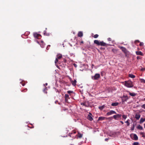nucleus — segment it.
Listing matches in <instances>:
<instances>
[{
	"label": "nucleus",
	"instance_id": "393cba45",
	"mask_svg": "<svg viewBox=\"0 0 145 145\" xmlns=\"http://www.w3.org/2000/svg\"><path fill=\"white\" fill-rule=\"evenodd\" d=\"M123 118L125 120L127 118V115H123L122 116Z\"/></svg>",
	"mask_w": 145,
	"mask_h": 145
},
{
	"label": "nucleus",
	"instance_id": "a211bd4d",
	"mask_svg": "<svg viewBox=\"0 0 145 145\" xmlns=\"http://www.w3.org/2000/svg\"><path fill=\"white\" fill-rule=\"evenodd\" d=\"M76 80H74L73 81H71V83L74 86H75L76 84Z\"/></svg>",
	"mask_w": 145,
	"mask_h": 145
},
{
	"label": "nucleus",
	"instance_id": "f257e3e1",
	"mask_svg": "<svg viewBox=\"0 0 145 145\" xmlns=\"http://www.w3.org/2000/svg\"><path fill=\"white\" fill-rule=\"evenodd\" d=\"M124 85L127 88H132L133 86V82L130 81H125Z\"/></svg>",
	"mask_w": 145,
	"mask_h": 145
},
{
	"label": "nucleus",
	"instance_id": "ea45409f",
	"mask_svg": "<svg viewBox=\"0 0 145 145\" xmlns=\"http://www.w3.org/2000/svg\"><path fill=\"white\" fill-rule=\"evenodd\" d=\"M120 122L122 124H124L123 122L122 121H120Z\"/></svg>",
	"mask_w": 145,
	"mask_h": 145
},
{
	"label": "nucleus",
	"instance_id": "c9c22d12",
	"mask_svg": "<svg viewBox=\"0 0 145 145\" xmlns=\"http://www.w3.org/2000/svg\"><path fill=\"white\" fill-rule=\"evenodd\" d=\"M107 40L108 41H110L111 40V39L110 38H108Z\"/></svg>",
	"mask_w": 145,
	"mask_h": 145
},
{
	"label": "nucleus",
	"instance_id": "72a5a7b5",
	"mask_svg": "<svg viewBox=\"0 0 145 145\" xmlns=\"http://www.w3.org/2000/svg\"><path fill=\"white\" fill-rule=\"evenodd\" d=\"M141 107L145 109V104L143 105Z\"/></svg>",
	"mask_w": 145,
	"mask_h": 145
},
{
	"label": "nucleus",
	"instance_id": "a878e982",
	"mask_svg": "<svg viewBox=\"0 0 145 145\" xmlns=\"http://www.w3.org/2000/svg\"><path fill=\"white\" fill-rule=\"evenodd\" d=\"M65 97L66 99L68 98L69 97V95L67 94H65Z\"/></svg>",
	"mask_w": 145,
	"mask_h": 145
},
{
	"label": "nucleus",
	"instance_id": "0eeeda50",
	"mask_svg": "<svg viewBox=\"0 0 145 145\" xmlns=\"http://www.w3.org/2000/svg\"><path fill=\"white\" fill-rule=\"evenodd\" d=\"M119 48L125 54H126L127 53V50L123 46H120Z\"/></svg>",
	"mask_w": 145,
	"mask_h": 145
},
{
	"label": "nucleus",
	"instance_id": "4be33fe9",
	"mask_svg": "<svg viewBox=\"0 0 145 145\" xmlns=\"http://www.w3.org/2000/svg\"><path fill=\"white\" fill-rule=\"evenodd\" d=\"M137 128L138 129H140L141 130H142L143 129L142 127L140 125H138Z\"/></svg>",
	"mask_w": 145,
	"mask_h": 145
},
{
	"label": "nucleus",
	"instance_id": "39448f33",
	"mask_svg": "<svg viewBox=\"0 0 145 145\" xmlns=\"http://www.w3.org/2000/svg\"><path fill=\"white\" fill-rule=\"evenodd\" d=\"M92 114L91 113L89 112V114L88 115L87 119L90 121H92L93 120V119L92 117Z\"/></svg>",
	"mask_w": 145,
	"mask_h": 145
},
{
	"label": "nucleus",
	"instance_id": "58836bf2",
	"mask_svg": "<svg viewBox=\"0 0 145 145\" xmlns=\"http://www.w3.org/2000/svg\"><path fill=\"white\" fill-rule=\"evenodd\" d=\"M137 42H139V41L138 40H137L135 41V43H136Z\"/></svg>",
	"mask_w": 145,
	"mask_h": 145
},
{
	"label": "nucleus",
	"instance_id": "f8f14e48",
	"mask_svg": "<svg viewBox=\"0 0 145 145\" xmlns=\"http://www.w3.org/2000/svg\"><path fill=\"white\" fill-rule=\"evenodd\" d=\"M140 117V115L139 114H136L135 116V118L137 120H139Z\"/></svg>",
	"mask_w": 145,
	"mask_h": 145
},
{
	"label": "nucleus",
	"instance_id": "9b49d317",
	"mask_svg": "<svg viewBox=\"0 0 145 145\" xmlns=\"http://www.w3.org/2000/svg\"><path fill=\"white\" fill-rule=\"evenodd\" d=\"M81 105L83 106H85L86 107H88V105L86 102L82 103H81Z\"/></svg>",
	"mask_w": 145,
	"mask_h": 145
},
{
	"label": "nucleus",
	"instance_id": "09e8293b",
	"mask_svg": "<svg viewBox=\"0 0 145 145\" xmlns=\"http://www.w3.org/2000/svg\"><path fill=\"white\" fill-rule=\"evenodd\" d=\"M45 85L46 86H47V85H48V84L47 83H46L45 84Z\"/></svg>",
	"mask_w": 145,
	"mask_h": 145
},
{
	"label": "nucleus",
	"instance_id": "7c9ffc66",
	"mask_svg": "<svg viewBox=\"0 0 145 145\" xmlns=\"http://www.w3.org/2000/svg\"><path fill=\"white\" fill-rule=\"evenodd\" d=\"M58 59L56 57V58L55 60V64H56L58 62Z\"/></svg>",
	"mask_w": 145,
	"mask_h": 145
},
{
	"label": "nucleus",
	"instance_id": "c03bdc74",
	"mask_svg": "<svg viewBox=\"0 0 145 145\" xmlns=\"http://www.w3.org/2000/svg\"><path fill=\"white\" fill-rule=\"evenodd\" d=\"M41 44H44V43L43 42V41H41Z\"/></svg>",
	"mask_w": 145,
	"mask_h": 145
},
{
	"label": "nucleus",
	"instance_id": "5701e85b",
	"mask_svg": "<svg viewBox=\"0 0 145 145\" xmlns=\"http://www.w3.org/2000/svg\"><path fill=\"white\" fill-rule=\"evenodd\" d=\"M129 94L132 96H134L136 95V94L134 93H131L130 92H129Z\"/></svg>",
	"mask_w": 145,
	"mask_h": 145
},
{
	"label": "nucleus",
	"instance_id": "a19ab883",
	"mask_svg": "<svg viewBox=\"0 0 145 145\" xmlns=\"http://www.w3.org/2000/svg\"><path fill=\"white\" fill-rule=\"evenodd\" d=\"M108 140V138H105V141H107Z\"/></svg>",
	"mask_w": 145,
	"mask_h": 145
},
{
	"label": "nucleus",
	"instance_id": "6ab92c4d",
	"mask_svg": "<svg viewBox=\"0 0 145 145\" xmlns=\"http://www.w3.org/2000/svg\"><path fill=\"white\" fill-rule=\"evenodd\" d=\"M38 34H37V33H34L33 34V35L34 37L35 38H36L37 39H38Z\"/></svg>",
	"mask_w": 145,
	"mask_h": 145
},
{
	"label": "nucleus",
	"instance_id": "c85d7f7f",
	"mask_svg": "<svg viewBox=\"0 0 145 145\" xmlns=\"http://www.w3.org/2000/svg\"><path fill=\"white\" fill-rule=\"evenodd\" d=\"M40 44L41 47H42V48H44V47L45 45V43L41 44Z\"/></svg>",
	"mask_w": 145,
	"mask_h": 145
},
{
	"label": "nucleus",
	"instance_id": "2eb2a0df",
	"mask_svg": "<svg viewBox=\"0 0 145 145\" xmlns=\"http://www.w3.org/2000/svg\"><path fill=\"white\" fill-rule=\"evenodd\" d=\"M133 139L135 140H137L138 139V137L136 134H133Z\"/></svg>",
	"mask_w": 145,
	"mask_h": 145
},
{
	"label": "nucleus",
	"instance_id": "2f4dec72",
	"mask_svg": "<svg viewBox=\"0 0 145 145\" xmlns=\"http://www.w3.org/2000/svg\"><path fill=\"white\" fill-rule=\"evenodd\" d=\"M138 142H135L133 144V145H138Z\"/></svg>",
	"mask_w": 145,
	"mask_h": 145
},
{
	"label": "nucleus",
	"instance_id": "3c124183",
	"mask_svg": "<svg viewBox=\"0 0 145 145\" xmlns=\"http://www.w3.org/2000/svg\"><path fill=\"white\" fill-rule=\"evenodd\" d=\"M144 128H145V124H144Z\"/></svg>",
	"mask_w": 145,
	"mask_h": 145
},
{
	"label": "nucleus",
	"instance_id": "e433bc0d",
	"mask_svg": "<svg viewBox=\"0 0 145 145\" xmlns=\"http://www.w3.org/2000/svg\"><path fill=\"white\" fill-rule=\"evenodd\" d=\"M112 51L113 52H115V51H116V49H112Z\"/></svg>",
	"mask_w": 145,
	"mask_h": 145
},
{
	"label": "nucleus",
	"instance_id": "f3484780",
	"mask_svg": "<svg viewBox=\"0 0 145 145\" xmlns=\"http://www.w3.org/2000/svg\"><path fill=\"white\" fill-rule=\"evenodd\" d=\"M145 121V118H141L140 120V123H142Z\"/></svg>",
	"mask_w": 145,
	"mask_h": 145
},
{
	"label": "nucleus",
	"instance_id": "f704fd0d",
	"mask_svg": "<svg viewBox=\"0 0 145 145\" xmlns=\"http://www.w3.org/2000/svg\"><path fill=\"white\" fill-rule=\"evenodd\" d=\"M78 137L79 138H81L82 137V135L81 134H79Z\"/></svg>",
	"mask_w": 145,
	"mask_h": 145
},
{
	"label": "nucleus",
	"instance_id": "79ce46f5",
	"mask_svg": "<svg viewBox=\"0 0 145 145\" xmlns=\"http://www.w3.org/2000/svg\"><path fill=\"white\" fill-rule=\"evenodd\" d=\"M142 81L143 82L145 83V80H144V79H142Z\"/></svg>",
	"mask_w": 145,
	"mask_h": 145
},
{
	"label": "nucleus",
	"instance_id": "49530a36",
	"mask_svg": "<svg viewBox=\"0 0 145 145\" xmlns=\"http://www.w3.org/2000/svg\"><path fill=\"white\" fill-rule=\"evenodd\" d=\"M74 65L75 67H77V65L76 64H74Z\"/></svg>",
	"mask_w": 145,
	"mask_h": 145
},
{
	"label": "nucleus",
	"instance_id": "f03ea898",
	"mask_svg": "<svg viewBox=\"0 0 145 145\" xmlns=\"http://www.w3.org/2000/svg\"><path fill=\"white\" fill-rule=\"evenodd\" d=\"M100 74H99L97 73L95 74L94 76H91V78L93 80H97L100 77Z\"/></svg>",
	"mask_w": 145,
	"mask_h": 145
},
{
	"label": "nucleus",
	"instance_id": "6e6552de",
	"mask_svg": "<svg viewBox=\"0 0 145 145\" xmlns=\"http://www.w3.org/2000/svg\"><path fill=\"white\" fill-rule=\"evenodd\" d=\"M101 46H110V45L109 44H106V43L104 42L103 41L100 42V45Z\"/></svg>",
	"mask_w": 145,
	"mask_h": 145
},
{
	"label": "nucleus",
	"instance_id": "cd10ccee",
	"mask_svg": "<svg viewBox=\"0 0 145 145\" xmlns=\"http://www.w3.org/2000/svg\"><path fill=\"white\" fill-rule=\"evenodd\" d=\"M134 128H135V125H134L133 124L131 128V131H133L134 129Z\"/></svg>",
	"mask_w": 145,
	"mask_h": 145
},
{
	"label": "nucleus",
	"instance_id": "4468645a",
	"mask_svg": "<svg viewBox=\"0 0 145 145\" xmlns=\"http://www.w3.org/2000/svg\"><path fill=\"white\" fill-rule=\"evenodd\" d=\"M83 33L81 31H80L78 33V37H81L83 36Z\"/></svg>",
	"mask_w": 145,
	"mask_h": 145
},
{
	"label": "nucleus",
	"instance_id": "9d476101",
	"mask_svg": "<svg viewBox=\"0 0 145 145\" xmlns=\"http://www.w3.org/2000/svg\"><path fill=\"white\" fill-rule=\"evenodd\" d=\"M94 42L95 44H97L98 45H100V42L97 40H95L94 41Z\"/></svg>",
	"mask_w": 145,
	"mask_h": 145
},
{
	"label": "nucleus",
	"instance_id": "473e14b6",
	"mask_svg": "<svg viewBox=\"0 0 145 145\" xmlns=\"http://www.w3.org/2000/svg\"><path fill=\"white\" fill-rule=\"evenodd\" d=\"M67 93L69 94H70L71 93H72L73 92V91H68L67 92Z\"/></svg>",
	"mask_w": 145,
	"mask_h": 145
},
{
	"label": "nucleus",
	"instance_id": "ddd939ff",
	"mask_svg": "<svg viewBox=\"0 0 145 145\" xmlns=\"http://www.w3.org/2000/svg\"><path fill=\"white\" fill-rule=\"evenodd\" d=\"M130 120L128 119L127 121H125V123H127V126H128L130 125Z\"/></svg>",
	"mask_w": 145,
	"mask_h": 145
},
{
	"label": "nucleus",
	"instance_id": "c756f323",
	"mask_svg": "<svg viewBox=\"0 0 145 145\" xmlns=\"http://www.w3.org/2000/svg\"><path fill=\"white\" fill-rule=\"evenodd\" d=\"M99 36V35L97 34H95L94 36V37L95 38H97Z\"/></svg>",
	"mask_w": 145,
	"mask_h": 145
},
{
	"label": "nucleus",
	"instance_id": "7ed1b4c3",
	"mask_svg": "<svg viewBox=\"0 0 145 145\" xmlns=\"http://www.w3.org/2000/svg\"><path fill=\"white\" fill-rule=\"evenodd\" d=\"M121 115L119 114H117L115 115H114L113 116V118L115 120H118L120 119H121Z\"/></svg>",
	"mask_w": 145,
	"mask_h": 145
},
{
	"label": "nucleus",
	"instance_id": "864d4df0",
	"mask_svg": "<svg viewBox=\"0 0 145 145\" xmlns=\"http://www.w3.org/2000/svg\"><path fill=\"white\" fill-rule=\"evenodd\" d=\"M48 46H50V45H48Z\"/></svg>",
	"mask_w": 145,
	"mask_h": 145
},
{
	"label": "nucleus",
	"instance_id": "1a4fd4ad",
	"mask_svg": "<svg viewBox=\"0 0 145 145\" xmlns=\"http://www.w3.org/2000/svg\"><path fill=\"white\" fill-rule=\"evenodd\" d=\"M136 54L137 55L143 56V54L141 51H136Z\"/></svg>",
	"mask_w": 145,
	"mask_h": 145
},
{
	"label": "nucleus",
	"instance_id": "aec40b11",
	"mask_svg": "<svg viewBox=\"0 0 145 145\" xmlns=\"http://www.w3.org/2000/svg\"><path fill=\"white\" fill-rule=\"evenodd\" d=\"M57 57L56 58H57L58 59H59L62 57V56L61 54H58L57 55Z\"/></svg>",
	"mask_w": 145,
	"mask_h": 145
},
{
	"label": "nucleus",
	"instance_id": "4c0bfd02",
	"mask_svg": "<svg viewBox=\"0 0 145 145\" xmlns=\"http://www.w3.org/2000/svg\"><path fill=\"white\" fill-rule=\"evenodd\" d=\"M124 97H125V98L126 99V100L127 99H128V97L127 96H124Z\"/></svg>",
	"mask_w": 145,
	"mask_h": 145
},
{
	"label": "nucleus",
	"instance_id": "412c9836",
	"mask_svg": "<svg viewBox=\"0 0 145 145\" xmlns=\"http://www.w3.org/2000/svg\"><path fill=\"white\" fill-rule=\"evenodd\" d=\"M129 76L131 78H134L135 77V75L132 74H129Z\"/></svg>",
	"mask_w": 145,
	"mask_h": 145
},
{
	"label": "nucleus",
	"instance_id": "de8ad7c7",
	"mask_svg": "<svg viewBox=\"0 0 145 145\" xmlns=\"http://www.w3.org/2000/svg\"><path fill=\"white\" fill-rule=\"evenodd\" d=\"M40 35L39 34H38V37H39L40 36Z\"/></svg>",
	"mask_w": 145,
	"mask_h": 145
},
{
	"label": "nucleus",
	"instance_id": "423d86ee",
	"mask_svg": "<svg viewBox=\"0 0 145 145\" xmlns=\"http://www.w3.org/2000/svg\"><path fill=\"white\" fill-rule=\"evenodd\" d=\"M112 117H109L108 118H107L106 117H99L98 120V121H102L103 120H105V119H107L108 118L110 119L112 118Z\"/></svg>",
	"mask_w": 145,
	"mask_h": 145
},
{
	"label": "nucleus",
	"instance_id": "20e7f679",
	"mask_svg": "<svg viewBox=\"0 0 145 145\" xmlns=\"http://www.w3.org/2000/svg\"><path fill=\"white\" fill-rule=\"evenodd\" d=\"M114 114H116V112L114 110H111L107 112L106 115L108 116Z\"/></svg>",
	"mask_w": 145,
	"mask_h": 145
},
{
	"label": "nucleus",
	"instance_id": "bb28decb",
	"mask_svg": "<svg viewBox=\"0 0 145 145\" xmlns=\"http://www.w3.org/2000/svg\"><path fill=\"white\" fill-rule=\"evenodd\" d=\"M46 90H47L46 87L43 90V91L45 93H47V92L46 91Z\"/></svg>",
	"mask_w": 145,
	"mask_h": 145
},
{
	"label": "nucleus",
	"instance_id": "603ef678",
	"mask_svg": "<svg viewBox=\"0 0 145 145\" xmlns=\"http://www.w3.org/2000/svg\"><path fill=\"white\" fill-rule=\"evenodd\" d=\"M144 100L145 101V98L144 99Z\"/></svg>",
	"mask_w": 145,
	"mask_h": 145
},
{
	"label": "nucleus",
	"instance_id": "a18cd8bd",
	"mask_svg": "<svg viewBox=\"0 0 145 145\" xmlns=\"http://www.w3.org/2000/svg\"><path fill=\"white\" fill-rule=\"evenodd\" d=\"M137 59H140V57H139V56H137Z\"/></svg>",
	"mask_w": 145,
	"mask_h": 145
},
{
	"label": "nucleus",
	"instance_id": "b1692460",
	"mask_svg": "<svg viewBox=\"0 0 145 145\" xmlns=\"http://www.w3.org/2000/svg\"><path fill=\"white\" fill-rule=\"evenodd\" d=\"M105 107V105H103V106H99V108L101 110H102Z\"/></svg>",
	"mask_w": 145,
	"mask_h": 145
},
{
	"label": "nucleus",
	"instance_id": "8fccbe9b",
	"mask_svg": "<svg viewBox=\"0 0 145 145\" xmlns=\"http://www.w3.org/2000/svg\"><path fill=\"white\" fill-rule=\"evenodd\" d=\"M83 41H82V42H81V43H83Z\"/></svg>",
	"mask_w": 145,
	"mask_h": 145
},
{
	"label": "nucleus",
	"instance_id": "37998d69",
	"mask_svg": "<svg viewBox=\"0 0 145 145\" xmlns=\"http://www.w3.org/2000/svg\"><path fill=\"white\" fill-rule=\"evenodd\" d=\"M46 31H44V35H46Z\"/></svg>",
	"mask_w": 145,
	"mask_h": 145
},
{
	"label": "nucleus",
	"instance_id": "dca6fc26",
	"mask_svg": "<svg viewBox=\"0 0 145 145\" xmlns=\"http://www.w3.org/2000/svg\"><path fill=\"white\" fill-rule=\"evenodd\" d=\"M119 103L118 102H115L112 103L111 104V105L112 106H116L118 105Z\"/></svg>",
	"mask_w": 145,
	"mask_h": 145
}]
</instances>
